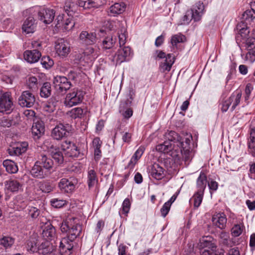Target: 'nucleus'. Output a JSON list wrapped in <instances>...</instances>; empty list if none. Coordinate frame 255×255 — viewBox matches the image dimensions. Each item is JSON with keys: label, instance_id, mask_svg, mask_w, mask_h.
Instances as JSON below:
<instances>
[{"label": "nucleus", "instance_id": "0eeeda50", "mask_svg": "<svg viewBox=\"0 0 255 255\" xmlns=\"http://www.w3.org/2000/svg\"><path fill=\"white\" fill-rule=\"evenodd\" d=\"M204 9V6L202 2L199 1L196 3L193 8L186 11L183 19L184 23L188 24L192 19H194L195 21L199 20Z\"/></svg>", "mask_w": 255, "mask_h": 255}, {"label": "nucleus", "instance_id": "79ce46f5", "mask_svg": "<svg viewBox=\"0 0 255 255\" xmlns=\"http://www.w3.org/2000/svg\"><path fill=\"white\" fill-rule=\"evenodd\" d=\"M40 96L42 97L47 98L51 94V85L48 82H45L40 89Z\"/></svg>", "mask_w": 255, "mask_h": 255}, {"label": "nucleus", "instance_id": "052dcab7", "mask_svg": "<svg viewBox=\"0 0 255 255\" xmlns=\"http://www.w3.org/2000/svg\"><path fill=\"white\" fill-rule=\"evenodd\" d=\"M166 57L167 55H166L165 53L161 50H157L153 54V57H154L156 60L157 59L164 60L166 59Z\"/></svg>", "mask_w": 255, "mask_h": 255}, {"label": "nucleus", "instance_id": "20e7f679", "mask_svg": "<svg viewBox=\"0 0 255 255\" xmlns=\"http://www.w3.org/2000/svg\"><path fill=\"white\" fill-rule=\"evenodd\" d=\"M200 246L205 248L201 251L202 255H224L223 249H217V245L213 242L211 236L203 237L200 240Z\"/></svg>", "mask_w": 255, "mask_h": 255}, {"label": "nucleus", "instance_id": "6e6d98bb", "mask_svg": "<svg viewBox=\"0 0 255 255\" xmlns=\"http://www.w3.org/2000/svg\"><path fill=\"white\" fill-rule=\"evenodd\" d=\"M246 46L248 50L255 51V38H248L246 42Z\"/></svg>", "mask_w": 255, "mask_h": 255}, {"label": "nucleus", "instance_id": "de8ad7c7", "mask_svg": "<svg viewBox=\"0 0 255 255\" xmlns=\"http://www.w3.org/2000/svg\"><path fill=\"white\" fill-rule=\"evenodd\" d=\"M185 40V37L179 33L173 35L171 38V43L173 46H176L178 43L183 42Z\"/></svg>", "mask_w": 255, "mask_h": 255}, {"label": "nucleus", "instance_id": "603ef678", "mask_svg": "<svg viewBox=\"0 0 255 255\" xmlns=\"http://www.w3.org/2000/svg\"><path fill=\"white\" fill-rule=\"evenodd\" d=\"M27 250L31 253H34L37 250L36 243L34 239L28 241L27 244Z\"/></svg>", "mask_w": 255, "mask_h": 255}, {"label": "nucleus", "instance_id": "864d4df0", "mask_svg": "<svg viewBox=\"0 0 255 255\" xmlns=\"http://www.w3.org/2000/svg\"><path fill=\"white\" fill-rule=\"evenodd\" d=\"M254 88L253 85L251 83H248L246 87L245 91V101L247 104L249 103V99H250L251 93L253 90Z\"/></svg>", "mask_w": 255, "mask_h": 255}, {"label": "nucleus", "instance_id": "9b49d317", "mask_svg": "<svg viewBox=\"0 0 255 255\" xmlns=\"http://www.w3.org/2000/svg\"><path fill=\"white\" fill-rule=\"evenodd\" d=\"M61 148L69 157H77L80 154L79 149L77 146L69 140H65L61 143Z\"/></svg>", "mask_w": 255, "mask_h": 255}, {"label": "nucleus", "instance_id": "a19ab883", "mask_svg": "<svg viewBox=\"0 0 255 255\" xmlns=\"http://www.w3.org/2000/svg\"><path fill=\"white\" fill-rule=\"evenodd\" d=\"M204 193L196 192L193 197L190 199V201L193 202L194 207L195 208H198L201 204L203 200Z\"/></svg>", "mask_w": 255, "mask_h": 255}, {"label": "nucleus", "instance_id": "473e14b6", "mask_svg": "<svg viewBox=\"0 0 255 255\" xmlns=\"http://www.w3.org/2000/svg\"><path fill=\"white\" fill-rule=\"evenodd\" d=\"M242 95V94L241 91H237L233 93L228 98L231 103V104L232 105V111L234 110L236 107L240 104Z\"/></svg>", "mask_w": 255, "mask_h": 255}, {"label": "nucleus", "instance_id": "4468645a", "mask_svg": "<svg viewBox=\"0 0 255 255\" xmlns=\"http://www.w3.org/2000/svg\"><path fill=\"white\" fill-rule=\"evenodd\" d=\"M69 125H64L62 124L56 126L51 132L52 137L56 140H60L67 136L68 133Z\"/></svg>", "mask_w": 255, "mask_h": 255}, {"label": "nucleus", "instance_id": "a18cd8bd", "mask_svg": "<svg viewBox=\"0 0 255 255\" xmlns=\"http://www.w3.org/2000/svg\"><path fill=\"white\" fill-rule=\"evenodd\" d=\"M75 25V21L71 17L66 18L64 20L63 23L61 27H63L66 30H70L73 28Z\"/></svg>", "mask_w": 255, "mask_h": 255}, {"label": "nucleus", "instance_id": "c9c22d12", "mask_svg": "<svg viewBox=\"0 0 255 255\" xmlns=\"http://www.w3.org/2000/svg\"><path fill=\"white\" fill-rule=\"evenodd\" d=\"M2 165L5 168L6 171L9 173H15L18 171L16 163L11 160H4Z\"/></svg>", "mask_w": 255, "mask_h": 255}, {"label": "nucleus", "instance_id": "6e6552de", "mask_svg": "<svg viewBox=\"0 0 255 255\" xmlns=\"http://www.w3.org/2000/svg\"><path fill=\"white\" fill-rule=\"evenodd\" d=\"M55 49L59 56L65 58L70 52V44L64 39H59L55 43Z\"/></svg>", "mask_w": 255, "mask_h": 255}, {"label": "nucleus", "instance_id": "f3484780", "mask_svg": "<svg viewBox=\"0 0 255 255\" xmlns=\"http://www.w3.org/2000/svg\"><path fill=\"white\" fill-rule=\"evenodd\" d=\"M81 43L85 45H92L96 41V34L95 32H88L83 31L79 35Z\"/></svg>", "mask_w": 255, "mask_h": 255}, {"label": "nucleus", "instance_id": "37998d69", "mask_svg": "<svg viewBox=\"0 0 255 255\" xmlns=\"http://www.w3.org/2000/svg\"><path fill=\"white\" fill-rule=\"evenodd\" d=\"M27 213L30 217L34 219L39 216L40 211L36 207L29 206L27 209Z\"/></svg>", "mask_w": 255, "mask_h": 255}, {"label": "nucleus", "instance_id": "6ab92c4d", "mask_svg": "<svg viewBox=\"0 0 255 255\" xmlns=\"http://www.w3.org/2000/svg\"><path fill=\"white\" fill-rule=\"evenodd\" d=\"M41 56V54L37 49L26 50L23 53L25 60L30 63L37 62Z\"/></svg>", "mask_w": 255, "mask_h": 255}, {"label": "nucleus", "instance_id": "69168bd1", "mask_svg": "<svg viewBox=\"0 0 255 255\" xmlns=\"http://www.w3.org/2000/svg\"><path fill=\"white\" fill-rule=\"evenodd\" d=\"M221 111L223 112H226L229 109V108L230 106L231 105V104L229 99H227L226 100L223 101V102L221 104Z\"/></svg>", "mask_w": 255, "mask_h": 255}, {"label": "nucleus", "instance_id": "09e8293b", "mask_svg": "<svg viewBox=\"0 0 255 255\" xmlns=\"http://www.w3.org/2000/svg\"><path fill=\"white\" fill-rule=\"evenodd\" d=\"M41 64L45 69H48L53 65L54 61L50 57L45 56L42 58Z\"/></svg>", "mask_w": 255, "mask_h": 255}, {"label": "nucleus", "instance_id": "72a5a7b5", "mask_svg": "<svg viewBox=\"0 0 255 255\" xmlns=\"http://www.w3.org/2000/svg\"><path fill=\"white\" fill-rule=\"evenodd\" d=\"M50 152L52 158L58 164H61L64 160V157L62 152L59 148L54 147L53 145L51 147Z\"/></svg>", "mask_w": 255, "mask_h": 255}, {"label": "nucleus", "instance_id": "f8f14e48", "mask_svg": "<svg viewBox=\"0 0 255 255\" xmlns=\"http://www.w3.org/2000/svg\"><path fill=\"white\" fill-rule=\"evenodd\" d=\"M35 102L34 96L28 91L23 92L18 99L19 104L22 107L30 108Z\"/></svg>", "mask_w": 255, "mask_h": 255}, {"label": "nucleus", "instance_id": "0e129e2a", "mask_svg": "<svg viewBox=\"0 0 255 255\" xmlns=\"http://www.w3.org/2000/svg\"><path fill=\"white\" fill-rule=\"evenodd\" d=\"M72 242H71L70 241V242L68 244L65 245L64 249L60 251V252L61 253H66L67 254H71V251L73 247Z\"/></svg>", "mask_w": 255, "mask_h": 255}, {"label": "nucleus", "instance_id": "39448f33", "mask_svg": "<svg viewBox=\"0 0 255 255\" xmlns=\"http://www.w3.org/2000/svg\"><path fill=\"white\" fill-rule=\"evenodd\" d=\"M200 246L205 248L201 251L202 255H224L223 249H217V245L213 242L211 236L203 237L200 240Z\"/></svg>", "mask_w": 255, "mask_h": 255}, {"label": "nucleus", "instance_id": "58836bf2", "mask_svg": "<svg viewBox=\"0 0 255 255\" xmlns=\"http://www.w3.org/2000/svg\"><path fill=\"white\" fill-rule=\"evenodd\" d=\"M116 38H114L113 36H108L104 38L102 42V47L105 49L112 48L115 43Z\"/></svg>", "mask_w": 255, "mask_h": 255}, {"label": "nucleus", "instance_id": "4c0bfd02", "mask_svg": "<svg viewBox=\"0 0 255 255\" xmlns=\"http://www.w3.org/2000/svg\"><path fill=\"white\" fill-rule=\"evenodd\" d=\"M64 9L68 15H72L76 10V5L73 0H66L65 3Z\"/></svg>", "mask_w": 255, "mask_h": 255}, {"label": "nucleus", "instance_id": "a878e982", "mask_svg": "<svg viewBox=\"0 0 255 255\" xmlns=\"http://www.w3.org/2000/svg\"><path fill=\"white\" fill-rule=\"evenodd\" d=\"M250 5L251 9L245 11L242 15L243 20L246 24H250L255 18V1L251 2Z\"/></svg>", "mask_w": 255, "mask_h": 255}, {"label": "nucleus", "instance_id": "ddd939ff", "mask_svg": "<svg viewBox=\"0 0 255 255\" xmlns=\"http://www.w3.org/2000/svg\"><path fill=\"white\" fill-rule=\"evenodd\" d=\"M13 105L8 92L2 93L0 90V112L9 111Z\"/></svg>", "mask_w": 255, "mask_h": 255}, {"label": "nucleus", "instance_id": "e2e57ef3", "mask_svg": "<svg viewBox=\"0 0 255 255\" xmlns=\"http://www.w3.org/2000/svg\"><path fill=\"white\" fill-rule=\"evenodd\" d=\"M37 84V79L35 77H30L28 79V84L30 88H34L36 87V84Z\"/></svg>", "mask_w": 255, "mask_h": 255}, {"label": "nucleus", "instance_id": "412c9836", "mask_svg": "<svg viewBox=\"0 0 255 255\" xmlns=\"http://www.w3.org/2000/svg\"><path fill=\"white\" fill-rule=\"evenodd\" d=\"M226 216L223 213H218L214 214L212 217L213 224L220 229H224L227 224Z\"/></svg>", "mask_w": 255, "mask_h": 255}, {"label": "nucleus", "instance_id": "aec40b11", "mask_svg": "<svg viewBox=\"0 0 255 255\" xmlns=\"http://www.w3.org/2000/svg\"><path fill=\"white\" fill-rule=\"evenodd\" d=\"M37 163L39 164L49 174L50 173V170L53 166V162L50 157L41 154L37 161Z\"/></svg>", "mask_w": 255, "mask_h": 255}, {"label": "nucleus", "instance_id": "dca6fc26", "mask_svg": "<svg viewBox=\"0 0 255 255\" xmlns=\"http://www.w3.org/2000/svg\"><path fill=\"white\" fill-rule=\"evenodd\" d=\"M45 131V127L43 122L37 120L34 121L32 128L31 132L34 139H39Z\"/></svg>", "mask_w": 255, "mask_h": 255}, {"label": "nucleus", "instance_id": "7c9ffc66", "mask_svg": "<svg viewBox=\"0 0 255 255\" xmlns=\"http://www.w3.org/2000/svg\"><path fill=\"white\" fill-rule=\"evenodd\" d=\"M150 175L153 178L160 180L164 177V169L158 164H154L151 167Z\"/></svg>", "mask_w": 255, "mask_h": 255}, {"label": "nucleus", "instance_id": "3c124183", "mask_svg": "<svg viewBox=\"0 0 255 255\" xmlns=\"http://www.w3.org/2000/svg\"><path fill=\"white\" fill-rule=\"evenodd\" d=\"M52 206L55 208H60L64 206L66 204V201L63 199L54 198L50 201Z\"/></svg>", "mask_w": 255, "mask_h": 255}, {"label": "nucleus", "instance_id": "680f3d73", "mask_svg": "<svg viewBox=\"0 0 255 255\" xmlns=\"http://www.w3.org/2000/svg\"><path fill=\"white\" fill-rule=\"evenodd\" d=\"M130 207V203L128 198L125 199L122 205L123 211L125 214H128Z\"/></svg>", "mask_w": 255, "mask_h": 255}, {"label": "nucleus", "instance_id": "c85d7f7f", "mask_svg": "<svg viewBox=\"0 0 255 255\" xmlns=\"http://www.w3.org/2000/svg\"><path fill=\"white\" fill-rule=\"evenodd\" d=\"M219 242L220 245L227 247H231L234 245L233 239L230 238L229 233L222 231L219 236Z\"/></svg>", "mask_w": 255, "mask_h": 255}, {"label": "nucleus", "instance_id": "2eb2a0df", "mask_svg": "<svg viewBox=\"0 0 255 255\" xmlns=\"http://www.w3.org/2000/svg\"><path fill=\"white\" fill-rule=\"evenodd\" d=\"M75 183L76 181L73 178H62L58 183V187L61 191L70 193L74 190Z\"/></svg>", "mask_w": 255, "mask_h": 255}, {"label": "nucleus", "instance_id": "bb28decb", "mask_svg": "<svg viewBox=\"0 0 255 255\" xmlns=\"http://www.w3.org/2000/svg\"><path fill=\"white\" fill-rule=\"evenodd\" d=\"M43 237L47 241L54 240L56 237L54 227L50 223L46 224L42 232Z\"/></svg>", "mask_w": 255, "mask_h": 255}, {"label": "nucleus", "instance_id": "cd10ccee", "mask_svg": "<svg viewBox=\"0 0 255 255\" xmlns=\"http://www.w3.org/2000/svg\"><path fill=\"white\" fill-rule=\"evenodd\" d=\"M248 146L250 154L255 157V127L250 128Z\"/></svg>", "mask_w": 255, "mask_h": 255}, {"label": "nucleus", "instance_id": "4be33fe9", "mask_svg": "<svg viewBox=\"0 0 255 255\" xmlns=\"http://www.w3.org/2000/svg\"><path fill=\"white\" fill-rule=\"evenodd\" d=\"M31 175L35 178L42 179L49 174L45 171L43 168L37 161L35 162L34 165L30 170Z\"/></svg>", "mask_w": 255, "mask_h": 255}, {"label": "nucleus", "instance_id": "5fc2aeb1", "mask_svg": "<svg viewBox=\"0 0 255 255\" xmlns=\"http://www.w3.org/2000/svg\"><path fill=\"white\" fill-rule=\"evenodd\" d=\"M40 190L44 193H49L53 190V186L48 182H43L39 186Z\"/></svg>", "mask_w": 255, "mask_h": 255}, {"label": "nucleus", "instance_id": "13d9d810", "mask_svg": "<svg viewBox=\"0 0 255 255\" xmlns=\"http://www.w3.org/2000/svg\"><path fill=\"white\" fill-rule=\"evenodd\" d=\"M171 205L169 204V203L165 202L163 205L162 206V208L160 209V213L161 214V216L163 217H165L166 215L168 214L170 209Z\"/></svg>", "mask_w": 255, "mask_h": 255}, {"label": "nucleus", "instance_id": "a211bd4d", "mask_svg": "<svg viewBox=\"0 0 255 255\" xmlns=\"http://www.w3.org/2000/svg\"><path fill=\"white\" fill-rule=\"evenodd\" d=\"M28 146L26 142L17 143L8 149V153L11 155L19 156L26 151Z\"/></svg>", "mask_w": 255, "mask_h": 255}, {"label": "nucleus", "instance_id": "c03bdc74", "mask_svg": "<svg viewBox=\"0 0 255 255\" xmlns=\"http://www.w3.org/2000/svg\"><path fill=\"white\" fill-rule=\"evenodd\" d=\"M14 243L13 239L9 237H5L0 240V245L5 249L10 247Z\"/></svg>", "mask_w": 255, "mask_h": 255}, {"label": "nucleus", "instance_id": "9d476101", "mask_svg": "<svg viewBox=\"0 0 255 255\" xmlns=\"http://www.w3.org/2000/svg\"><path fill=\"white\" fill-rule=\"evenodd\" d=\"M53 9L39 8L37 10L38 18L45 24H49L53 20L55 16Z\"/></svg>", "mask_w": 255, "mask_h": 255}, {"label": "nucleus", "instance_id": "b1692460", "mask_svg": "<svg viewBox=\"0 0 255 255\" xmlns=\"http://www.w3.org/2000/svg\"><path fill=\"white\" fill-rule=\"evenodd\" d=\"M35 19L32 16L28 17L23 22L22 29L27 34L33 33L36 27Z\"/></svg>", "mask_w": 255, "mask_h": 255}, {"label": "nucleus", "instance_id": "f257e3e1", "mask_svg": "<svg viewBox=\"0 0 255 255\" xmlns=\"http://www.w3.org/2000/svg\"><path fill=\"white\" fill-rule=\"evenodd\" d=\"M170 134L173 138L171 139L172 142L166 141L163 144H158L156 147V150L164 153H169L176 162L181 159L185 161L190 160L192 156L190 146L192 135L187 134L185 137H182L174 131H171Z\"/></svg>", "mask_w": 255, "mask_h": 255}, {"label": "nucleus", "instance_id": "49530a36", "mask_svg": "<svg viewBox=\"0 0 255 255\" xmlns=\"http://www.w3.org/2000/svg\"><path fill=\"white\" fill-rule=\"evenodd\" d=\"M237 28L239 29V34L243 38H246L249 33V30L247 28L246 25H244V23L238 24L237 25Z\"/></svg>", "mask_w": 255, "mask_h": 255}, {"label": "nucleus", "instance_id": "423d86ee", "mask_svg": "<svg viewBox=\"0 0 255 255\" xmlns=\"http://www.w3.org/2000/svg\"><path fill=\"white\" fill-rule=\"evenodd\" d=\"M84 95V92L78 88H74L66 95L64 104L68 108L79 105L82 102Z\"/></svg>", "mask_w": 255, "mask_h": 255}, {"label": "nucleus", "instance_id": "4d7b16f0", "mask_svg": "<svg viewBox=\"0 0 255 255\" xmlns=\"http://www.w3.org/2000/svg\"><path fill=\"white\" fill-rule=\"evenodd\" d=\"M56 102L49 101L44 106V110L48 113L53 112L56 109Z\"/></svg>", "mask_w": 255, "mask_h": 255}, {"label": "nucleus", "instance_id": "774afa93", "mask_svg": "<svg viewBox=\"0 0 255 255\" xmlns=\"http://www.w3.org/2000/svg\"><path fill=\"white\" fill-rule=\"evenodd\" d=\"M247 60H249L251 62L253 63L255 61V51H249L246 55Z\"/></svg>", "mask_w": 255, "mask_h": 255}, {"label": "nucleus", "instance_id": "f03ea898", "mask_svg": "<svg viewBox=\"0 0 255 255\" xmlns=\"http://www.w3.org/2000/svg\"><path fill=\"white\" fill-rule=\"evenodd\" d=\"M119 41L120 46L117 53V63H121L125 61L127 58L129 57L131 54L130 48L128 46H124L127 41L128 34L126 23H121L120 24V29L118 32Z\"/></svg>", "mask_w": 255, "mask_h": 255}, {"label": "nucleus", "instance_id": "ea45409f", "mask_svg": "<svg viewBox=\"0 0 255 255\" xmlns=\"http://www.w3.org/2000/svg\"><path fill=\"white\" fill-rule=\"evenodd\" d=\"M83 109L81 108H75L68 113V115L72 119H81L83 116Z\"/></svg>", "mask_w": 255, "mask_h": 255}, {"label": "nucleus", "instance_id": "393cba45", "mask_svg": "<svg viewBox=\"0 0 255 255\" xmlns=\"http://www.w3.org/2000/svg\"><path fill=\"white\" fill-rule=\"evenodd\" d=\"M79 6L84 9L98 8L102 4V0H78Z\"/></svg>", "mask_w": 255, "mask_h": 255}, {"label": "nucleus", "instance_id": "8fccbe9b", "mask_svg": "<svg viewBox=\"0 0 255 255\" xmlns=\"http://www.w3.org/2000/svg\"><path fill=\"white\" fill-rule=\"evenodd\" d=\"M243 227L239 224L235 225L231 229V235L234 237H239L243 232Z\"/></svg>", "mask_w": 255, "mask_h": 255}, {"label": "nucleus", "instance_id": "2f4dec72", "mask_svg": "<svg viewBox=\"0 0 255 255\" xmlns=\"http://www.w3.org/2000/svg\"><path fill=\"white\" fill-rule=\"evenodd\" d=\"M5 188L11 191L16 192L18 191L21 188V184L16 180L9 179L4 182Z\"/></svg>", "mask_w": 255, "mask_h": 255}, {"label": "nucleus", "instance_id": "7ed1b4c3", "mask_svg": "<svg viewBox=\"0 0 255 255\" xmlns=\"http://www.w3.org/2000/svg\"><path fill=\"white\" fill-rule=\"evenodd\" d=\"M76 218H69L62 223L61 226V230L62 232H66L71 242H73L77 237L80 236L82 232V227L79 223L75 221Z\"/></svg>", "mask_w": 255, "mask_h": 255}, {"label": "nucleus", "instance_id": "338daca9", "mask_svg": "<svg viewBox=\"0 0 255 255\" xmlns=\"http://www.w3.org/2000/svg\"><path fill=\"white\" fill-rule=\"evenodd\" d=\"M127 247L123 244H120L118 247V255H128L127 253Z\"/></svg>", "mask_w": 255, "mask_h": 255}, {"label": "nucleus", "instance_id": "c756f323", "mask_svg": "<svg viewBox=\"0 0 255 255\" xmlns=\"http://www.w3.org/2000/svg\"><path fill=\"white\" fill-rule=\"evenodd\" d=\"M207 177L205 173L201 172L197 179L196 186L198 193H204L206 187Z\"/></svg>", "mask_w": 255, "mask_h": 255}, {"label": "nucleus", "instance_id": "bf43d9fd", "mask_svg": "<svg viewBox=\"0 0 255 255\" xmlns=\"http://www.w3.org/2000/svg\"><path fill=\"white\" fill-rule=\"evenodd\" d=\"M249 176L251 179L255 180V162H251L249 163Z\"/></svg>", "mask_w": 255, "mask_h": 255}, {"label": "nucleus", "instance_id": "1a4fd4ad", "mask_svg": "<svg viewBox=\"0 0 255 255\" xmlns=\"http://www.w3.org/2000/svg\"><path fill=\"white\" fill-rule=\"evenodd\" d=\"M53 83L55 88L60 92L69 90L72 84L68 79L64 76H57L53 79Z\"/></svg>", "mask_w": 255, "mask_h": 255}, {"label": "nucleus", "instance_id": "5701e85b", "mask_svg": "<svg viewBox=\"0 0 255 255\" xmlns=\"http://www.w3.org/2000/svg\"><path fill=\"white\" fill-rule=\"evenodd\" d=\"M174 63V56L172 54H168L166 59L162 60L159 65L161 72H168Z\"/></svg>", "mask_w": 255, "mask_h": 255}, {"label": "nucleus", "instance_id": "f704fd0d", "mask_svg": "<svg viewBox=\"0 0 255 255\" xmlns=\"http://www.w3.org/2000/svg\"><path fill=\"white\" fill-rule=\"evenodd\" d=\"M87 183L89 189L96 185L98 183V178L95 171L93 169L89 170L87 177Z\"/></svg>", "mask_w": 255, "mask_h": 255}, {"label": "nucleus", "instance_id": "e433bc0d", "mask_svg": "<svg viewBox=\"0 0 255 255\" xmlns=\"http://www.w3.org/2000/svg\"><path fill=\"white\" fill-rule=\"evenodd\" d=\"M126 8V5L124 3H115L110 8L111 13L115 14H119L123 13Z\"/></svg>", "mask_w": 255, "mask_h": 255}]
</instances>
